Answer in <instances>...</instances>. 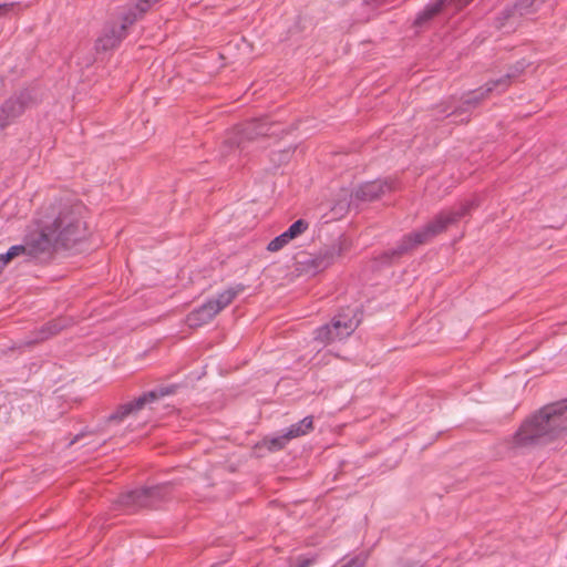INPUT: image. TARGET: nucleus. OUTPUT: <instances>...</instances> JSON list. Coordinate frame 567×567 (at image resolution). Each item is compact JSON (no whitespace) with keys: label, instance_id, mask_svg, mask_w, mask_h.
I'll return each mask as SVG.
<instances>
[{"label":"nucleus","instance_id":"9","mask_svg":"<svg viewBox=\"0 0 567 567\" xmlns=\"http://www.w3.org/2000/svg\"><path fill=\"white\" fill-rule=\"evenodd\" d=\"M313 430V420L311 416H307L299 423L291 425L286 432L288 440L297 439L310 433Z\"/></svg>","mask_w":567,"mask_h":567},{"label":"nucleus","instance_id":"16","mask_svg":"<svg viewBox=\"0 0 567 567\" xmlns=\"http://www.w3.org/2000/svg\"><path fill=\"white\" fill-rule=\"evenodd\" d=\"M12 7H13V4H9V3L0 4V14H4V13L9 12Z\"/></svg>","mask_w":567,"mask_h":567},{"label":"nucleus","instance_id":"3","mask_svg":"<svg viewBox=\"0 0 567 567\" xmlns=\"http://www.w3.org/2000/svg\"><path fill=\"white\" fill-rule=\"evenodd\" d=\"M471 206V203H464L460 206L441 212L422 229L408 235L403 240V248L411 249L444 233L450 226L455 225L463 216L468 214Z\"/></svg>","mask_w":567,"mask_h":567},{"label":"nucleus","instance_id":"17","mask_svg":"<svg viewBox=\"0 0 567 567\" xmlns=\"http://www.w3.org/2000/svg\"><path fill=\"white\" fill-rule=\"evenodd\" d=\"M63 327L62 326H58L56 323H52L50 324L49 329H50V334H55L58 333Z\"/></svg>","mask_w":567,"mask_h":567},{"label":"nucleus","instance_id":"15","mask_svg":"<svg viewBox=\"0 0 567 567\" xmlns=\"http://www.w3.org/2000/svg\"><path fill=\"white\" fill-rule=\"evenodd\" d=\"M363 566H364V560L363 559H361V558H353L347 565H344L342 567H363Z\"/></svg>","mask_w":567,"mask_h":567},{"label":"nucleus","instance_id":"14","mask_svg":"<svg viewBox=\"0 0 567 567\" xmlns=\"http://www.w3.org/2000/svg\"><path fill=\"white\" fill-rule=\"evenodd\" d=\"M288 240L284 237V235H279L274 238L267 246V250L270 252H277L285 248L288 245Z\"/></svg>","mask_w":567,"mask_h":567},{"label":"nucleus","instance_id":"7","mask_svg":"<svg viewBox=\"0 0 567 567\" xmlns=\"http://www.w3.org/2000/svg\"><path fill=\"white\" fill-rule=\"evenodd\" d=\"M388 189H390V185L386 182L374 181L362 185L357 195L360 198L372 200L380 197Z\"/></svg>","mask_w":567,"mask_h":567},{"label":"nucleus","instance_id":"19","mask_svg":"<svg viewBox=\"0 0 567 567\" xmlns=\"http://www.w3.org/2000/svg\"><path fill=\"white\" fill-rule=\"evenodd\" d=\"M266 133L267 132L264 130V127H260V130L257 132V134H260V135L266 134Z\"/></svg>","mask_w":567,"mask_h":567},{"label":"nucleus","instance_id":"2","mask_svg":"<svg viewBox=\"0 0 567 567\" xmlns=\"http://www.w3.org/2000/svg\"><path fill=\"white\" fill-rule=\"evenodd\" d=\"M86 226L79 215L73 212L60 214L51 225L42 229V240L45 245L61 244L71 247L85 237Z\"/></svg>","mask_w":567,"mask_h":567},{"label":"nucleus","instance_id":"11","mask_svg":"<svg viewBox=\"0 0 567 567\" xmlns=\"http://www.w3.org/2000/svg\"><path fill=\"white\" fill-rule=\"evenodd\" d=\"M27 252V247L23 245H16L9 248L6 254L0 255V274L14 258L22 256Z\"/></svg>","mask_w":567,"mask_h":567},{"label":"nucleus","instance_id":"12","mask_svg":"<svg viewBox=\"0 0 567 567\" xmlns=\"http://www.w3.org/2000/svg\"><path fill=\"white\" fill-rule=\"evenodd\" d=\"M309 227V224L303 219L296 220L286 231L282 233L288 243L301 236Z\"/></svg>","mask_w":567,"mask_h":567},{"label":"nucleus","instance_id":"18","mask_svg":"<svg viewBox=\"0 0 567 567\" xmlns=\"http://www.w3.org/2000/svg\"><path fill=\"white\" fill-rule=\"evenodd\" d=\"M312 564V560L310 559H305L300 563V565L298 567H309L310 565Z\"/></svg>","mask_w":567,"mask_h":567},{"label":"nucleus","instance_id":"8","mask_svg":"<svg viewBox=\"0 0 567 567\" xmlns=\"http://www.w3.org/2000/svg\"><path fill=\"white\" fill-rule=\"evenodd\" d=\"M216 316L212 311V308L207 303L203 305L200 308L192 311L187 316V323L189 327H200L210 322Z\"/></svg>","mask_w":567,"mask_h":567},{"label":"nucleus","instance_id":"1","mask_svg":"<svg viewBox=\"0 0 567 567\" xmlns=\"http://www.w3.org/2000/svg\"><path fill=\"white\" fill-rule=\"evenodd\" d=\"M567 443V400L542 408L527 419L512 439L514 449Z\"/></svg>","mask_w":567,"mask_h":567},{"label":"nucleus","instance_id":"6","mask_svg":"<svg viewBox=\"0 0 567 567\" xmlns=\"http://www.w3.org/2000/svg\"><path fill=\"white\" fill-rule=\"evenodd\" d=\"M244 287L243 286H236L233 288H228L220 293H218L216 297L209 299L206 303L212 308V311L215 316H217L223 309L228 307L234 299L243 292Z\"/></svg>","mask_w":567,"mask_h":567},{"label":"nucleus","instance_id":"5","mask_svg":"<svg viewBox=\"0 0 567 567\" xmlns=\"http://www.w3.org/2000/svg\"><path fill=\"white\" fill-rule=\"evenodd\" d=\"M358 324L359 321L354 316L340 315L333 319L331 324H327L318 329L316 338L326 343L342 340L349 337L355 330Z\"/></svg>","mask_w":567,"mask_h":567},{"label":"nucleus","instance_id":"10","mask_svg":"<svg viewBox=\"0 0 567 567\" xmlns=\"http://www.w3.org/2000/svg\"><path fill=\"white\" fill-rule=\"evenodd\" d=\"M156 399V394L154 392L146 393L138 399L123 405L121 408L122 416L134 413L141 409H143L147 403L153 402Z\"/></svg>","mask_w":567,"mask_h":567},{"label":"nucleus","instance_id":"13","mask_svg":"<svg viewBox=\"0 0 567 567\" xmlns=\"http://www.w3.org/2000/svg\"><path fill=\"white\" fill-rule=\"evenodd\" d=\"M289 442L288 437H286V433L281 436L277 437H266L259 444L260 447H266L270 452L279 451L286 446Z\"/></svg>","mask_w":567,"mask_h":567},{"label":"nucleus","instance_id":"4","mask_svg":"<svg viewBox=\"0 0 567 567\" xmlns=\"http://www.w3.org/2000/svg\"><path fill=\"white\" fill-rule=\"evenodd\" d=\"M38 97L33 90L24 89L3 102L0 106V130L8 127L16 118L21 116L24 111L33 106Z\"/></svg>","mask_w":567,"mask_h":567}]
</instances>
